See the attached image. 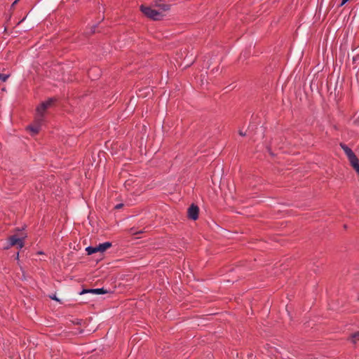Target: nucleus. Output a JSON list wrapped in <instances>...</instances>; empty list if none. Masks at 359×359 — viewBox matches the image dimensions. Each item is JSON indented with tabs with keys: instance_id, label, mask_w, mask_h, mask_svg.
I'll return each instance as SVG.
<instances>
[{
	"instance_id": "nucleus-1",
	"label": "nucleus",
	"mask_w": 359,
	"mask_h": 359,
	"mask_svg": "<svg viewBox=\"0 0 359 359\" xmlns=\"http://www.w3.org/2000/svg\"><path fill=\"white\" fill-rule=\"evenodd\" d=\"M140 11L142 13L148 18L153 20H163L164 15L161 13L153 9L150 6H146L144 5L140 6Z\"/></svg>"
},
{
	"instance_id": "nucleus-2",
	"label": "nucleus",
	"mask_w": 359,
	"mask_h": 359,
	"mask_svg": "<svg viewBox=\"0 0 359 359\" xmlns=\"http://www.w3.org/2000/svg\"><path fill=\"white\" fill-rule=\"evenodd\" d=\"M112 244L111 242H105L98 245L97 246H88L86 248L87 254L88 255H93L97 252H103L110 247H111Z\"/></svg>"
},
{
	"instance_id": "nucleus-3",
	"label": "nucleus",
	"mask_w": 359,
	"mask_h": 359,
	"mask_svg": "<svg viewBox=\"0 0 359 359\" xmlns=\"http://www.w3.org/2000/svg\"><path fill=\"white\" fill-rule=\"evenodd\" d=\"M24 239L25 237L20 238H18L16 235L11 236L8 238V243L6 246H4L3 248L8 250L11 247L17 245L18 248L21 249L24 247Z\"/></svg>"
},
{
	"instance_id": "nucleus-4",
	"label": "nucleus",
	"mask_w": 359,
	"mask_h": 359,
	"mask_svg": "<svg viewBox=\"0 0 359 359\" xmlns=\"http://www.w3.org/2000/svg\"><path fill=\"white\" fill-rule=\"evenodd\" d=\"M43 119L40 116H35L34 122L33 125H29L27 127V130H30L32 135H36L39 133Z\"/></svg>"
},
{
	"instance_id": "nucleus-5",
	"label": "nucleus",
	"mask_w": 359,
	"mask_h": 359,
	"mask_svg": "<svg viewBox=\"0 0 359 359\" xmlns=\"http://www.w3.org/2000/svg\"><path fill=\"white\" fill-rule=\"evenodd\" d=\"M199 208L197 205L192 203L187 210V217L189 219L196 220L198 218Z\"/></svg>"
},
{
	"instance_id": "nucleus-6",
	"label": "nucleus",
	"mask_w": 359,
	"mask_h": 359,
	"mask_svg": "<svg viewBox=\"0 0 359 359\" xmlns=\"http://www.w3.org/2000/svg\"><path fill=\"white\" fill-rule=\"evenodd\" d=\"M108 291L107 290H104V287L102 288H96V289H83L81 292H79L80 294H83L86 293H92L95 294H102L107 293Z\"/></svg>"
},
{
	"instance_id": "nucleus-7",
	"label": "nucleus",
	"mask_w": 359,
	"mask_h": 359,
	"mask_svg": "<svg viewBox=\"0 0 359 359\" xmlns=\"http://www.w3.org/2000/svg\"><path fill=\"white\" fill-rule=\"evenodd\" d=\"M348 161L353 167V168L355 170L358 175H359V159L354 154L350 157L348 158Z\"/></svg>"
},
{
	"instance_id": "nucleus-8",
	"label": "nucleus",
	"mask_w": 359,
	"mask_h": 359,
	"mask_svg": "<svg viewBox=\"0 0 359 359\" xmlns=\"http://www.w3.org/2000/svg\"><path fill=\"white\" fill-rule=\"evenodd\" d=\"M154 5L163 11H168L170 9V5L164 4L163 0H154Z\"/></svg>"
},
{
	"instance_id": "nucleus-9",
	"label": "nucleus",
	"mask_w": 359,
	"mask_h": 359,
	"mask_svg": "<svg viewBox=\"0 0 359 359\" xmlns=\"http://www.w3.org/2000/svg\"><path fill=\"white\" fill-rule=\"evenodd\" d=\"M47 109H48L47 107L43 102H41L40 104V105H39L36 109V116H40L43 119V114H44L45 111Z\"/></svg>"
},
{
	"instance_id": "nucleus-10",
	"label": "nucleus",
	"mask_w": 359,
	"mask_h": 359,
	"mask_svg": "<svg viewBox=\"0 0 359 359\" xmlns=\"http://www.w3.org/2000/svg\"><path fill=\"white\" fill-rule=\"evenodd\" d=\"M339 145L341 148L344 150L348 158L354 154V152L352 151V149L349 148L346 144L344 143H340Z\"/></svg>"
},
{
	"instance_id": "nucleus-11",
	"label": "nucleus",
	"mask_w": 359,
	"mask_h": 359,
	"mask_svg": "<svg viewBox=\"0 0 359 359\" xmlns=\"http://www.w3.org/2000/svg\"><path fill=\"white\" fill-rule=\"evenodd\" d=\"M88 74L90 78H93L94 74H97V76H100V69L96 67H92L89 69Z\"/></svg>"
},
{
	"instance_id": "nucleus-12",
	"label": "nucleus",
	"mask_w": 359,
	"mask_h": 359,
	"mask_svg": "<svg viewBox=\"0 0 359 359\" xmlns=\"http://www.w3.org/2000/svg\"><path fill=\"white\" fill-rule=\"evenodd\" d=\"M56 101H57L56 98L50 97V98H48L46 101L43 102V103L47 107V108H48Z\"/></svg>"
},
{
	"instance_id": "nucleus-13",
	"label": "nucleus",
	"mask_w": 359,
	"mask_h": 359,
	"mask_svg": "<svg viewBox=\"0 0 359 359\" xmlns=\"http://www.w3.org/2000/svg\"><path fill=\"white\" fill-rule=\"evenodd\" d=\"M351 341L353 344H355L357 341H359V332L351 334Z\"/></svg>"
},
{
	"instance_id": "nucleus-14",
	"label": "nucleus",
	"mask_w": 359,
	"mask_h": 359,
	"mask_svg": "<svg viewBox=\"0 0 359 359\" xmlns=\"http://www.w3.org/2000/svg\"><path fill=\"white\" fill-rule=\"evenodd\" d=\"M144 231H143V230H142V231H135V228H134V227L130 228V229H129V233H130V234H132V235H137V234L142 233H144Z\"/></svg>"
},
{
	"instance_id": "nucleus-15",
	"label": "nucleus",
	"mask_w": 359,
	"mask_h": 359,
	"mask_svg": "<svg viewBox=\"0 0 359 359\" xmlns=\"http://www.w3.org/2000/svg\"><path fill=\"white\" fill-rule=\"evenodd\" d=\"M0 76H0V81L5 82L10 76V74H4L0 73Z\"/></svg>"
},
{
	"instance_id": "nucleus-16",
	"label": "nucleus",
	"mask_w": 359,
	"mask_h": 359,
	"mask_svg": "<svg viewBox=\"0 0 359 359\" xmlns=\"http://www.w3.org/2000/svg\"><path fill=\"white\" fill-rule=\"evenodd\" d=\"M50 298L51 299L55 300V301L60 302V299L56 297V295H55V294H53V295H52V296H50Z\"/></svg>"
},
{
	"instance_id": "nucleus-17",
	"label": "nucleus",
	"mask_w": 359,
	"mask_h": 359,
	"mask_svg": "<svg viewBox=\"0 0 359 359\" xmlns=\"http://www.w3.org/2000/svg\"><path fill=\"white\" fill-rule=\"evenodd\" d=\"M238 134L241 135V136H243V137H245L246 135V133L245 132H243L242 130H239L238 131Z\"/></svg>"
},
{
	"instance_id": "nucleus-18",
	"label": "nucleus",
	"mask_w": 359,
	"mask_h": 359,
	"mask_svg": "<svg viewBox=\"0 0 359 359\" xmlns=\"http://www.w3.org/2000/svg\"><path fill=\"white\" fill-rule=\"evenodd\" d=\"M123 206V203H119L118 205H116L115 206V209H120L121 208H122Z\"/></svg>"
},
{
	"instance_id": "nucleus-19",
	"label": "nucleus",
	"mask_w": 359,
	"mask_h": 359,
	"mask_svg": "<svg viewBox=\"0 0 359 359\" xmlns=\"http://www.w3.org/2000/svg\"><path fill=\"white\" fill-rule=\"evenodd\" d=\"M349 0H342L341 4H339V6H344L346 3H347Z\"/></svg>"
},
{
	"instance_id": "nucleus-20",
	"label": "nucleus",
	"mask_w": 359,
	"mask_h": 359,
	"mask_svg": "<svg viewBox=\"0 0 359 359\" xmlns=\"http://www.w3.org/2000/svg\"><path fill=\"white\" fill-rule=\"evenodd\" d=\"M81 321H82L81 320L76 319V321H74L73 323H74V324H76V325H81Z\"/></svg>"
},
{
	"instance_id": "nucleus-21",
	"label": "nucleus",
	"mask_w": 359,
	"mask_h": 359,
	"mask_svg": "<svg viewBox=\"0 0 359 359\" xmlns=\"http://www.w3.org/2000/svg\"><path fill=\"white\" fill-rule=\"evenodd\" d=\"M96 27H97V25H93V26L92 27V28H91V32H92V33H95V29H96Z\"/></svg>"
},
{
	"instance_id": "nucleus-22",
	"label": "nucleus",
	"mask_w": 359,
	"mask_h": 359,
	"mask_svg": "<svg viewBox=\"0 0 359 359\" xmlns=\"http://www.w3.org/2000/svg\"><path fill=\"white\" fill-rule=\"evenodd\" d=\"M18 1L15 0L11 5V7L13 8L18 2Z\"/></svg>"
},
{
	"instance_id": "nucleus-23",
	"label": "nucleus",
	"mask_w": 359,
	"mask_h": 359,
	"mask_svg": "<svg viewBox=\"0 0 359 359\" xmlns=\"http://www.w3.org/2000/svg\"><path fill=\"white\" fill-rule=\"evenodd\" d=\"M15 259H19V252H17L16 256H15Z\"/></svg>"
},
{
	"instance_id": "nucleus-24",
	"label": "nucleus",
	"mask_w": 359,
	"mask_h": 359,
	"mask_svg": "<svg viewBox=\"0 0 359 359\" xmlns=\"http://www.w3.org/2000/svg\"><path fill=\"white\" fill-rule=\"evenodd\" d=\"M236 280H237V279L231 280V282H233H233H235V281H236ZM226 281H227V282H230V281H231V280H229V279H228V280H226Z\"/></svg>"
}]
</instances>
